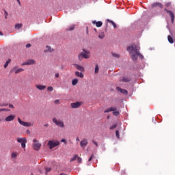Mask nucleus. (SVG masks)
<instances>
[{"label": "nucleus", "mask_w": 175, "mask_h": 175, "mask_svg": "<svg viewBox=\"0 0 175 175\" xmlns=\"http://www.w3.org/2000/svg\"><path fill=\"white\" fill-rule=\"evenodd\" d=\"M47 90L52 92V91L54 90V88H53V86H49V87L47 88Z\"/></svg>", "instance_id": "34"}, {"label": "nucleus", "mask_w": 175, "mask_h": 175, "mask_svg": "<svg viewBox=\"0 0 175 175\" xmlns=\"http://www.w3.org/2000/svg\"><path fill=\"white\" fill-rule=\"evenodd\" d=\"M34 64H35V60L30 59V60L23 63L22 65H34Z\"/></svg>", "instance_id": "15"}, {"label": "nucleus", "mask_w": 175, "mask_h": 175, "mask_svg": "<svg viewBox=\"0 0 175 175\" xmlns=\"http://www.w3.org/2000/svg\"><path fill=\"white\" fill-rule=\"evenodd\" d=\"M78 83H79V79H72V85H76V84H77Z\"/></svg>", "instance_id": "24"}, {"label": "nucleus", "mask_w": 175, "mask_h": 175, "mask_svg": "<svg viewBox=\"0 0 175 175\" xmlns=\"http://www.w3.org/2000/svg\"><path fill=\"white\" fill-rule=\"evenodd\" d=\"M75 76H77V77H80L81 79L84 77V75L79 71L75 72Z\"/></svg>", "instance_id": "18"}, {"label": "nucleus", "mask_w": 175, "mask_h": 175, "mask_svg": "<svg viewBox=\"0 0 175 175\" xmlns=\"http://www.w3.org/2000/svg\"><path fill=\"white\" fill-rule=\"evenodd\" d=\"M14 72V73L16 75L18 74V73H21V72H24V69L23 68H19V69H17V66H15L14 68H12L11 70H10V72L11 73H13Z\"/></svg>", "instance_id": "7"}, {"label": "nucleus", "mask_w": 175, "mask_h": 175, "mask_svg": "<svg viewBox=\"0 0 175 175\" xmlns=\"http://www.w3.org/2000/svg\"><path fill=\"white\" fill-rule=\"evenodd\" d=\"M157 6H158L159 8H161V9L163 8V5H162V3H154L152 4L153 8H157Z\"/></svg>", "instance_id": "17"}, {"label": "nucleus", "mask_w": 175, "mask_h": 175, "mask_svg": "<svg viewBox=\"0 0 175 175\" xmlns=\"http://www.w3.org/2000/svg\"><path fill=\"white\" fill-rule=\"evenodd\" d=\"M60 142H61V143H65V144H67V143H68L66 142V139H62Z\"/></svg>", "instance_id": "40"}, {"label": "nucleus", "mask_w": 175, "mask_h": 175, "mask_svg": "<svg viewBox=\"0 0 175 175\" xmlns=\"http://www.w3.org/2000/svg\"><path fill=\"white\" fill-rule=\"evenodd\" d=\"M16 118V116L15 115H10L8 116H7L5 119V120L7 122H9L10 121H13L14 119Z\"/></svg>", "instance_id": "12"}, {"label": "nucleus", "mask_w": 175, "mask_h": 175, "mask_svg": "<svg viewBox=\"0 0 175 175\" xmlns=\"http://www.w3.org/2000/svg\"><path fill=\"white\" fill-rule=\"evenodd\" d=\"M75 25H72L66 29V31H73L75 30Z\"/></svg>", "instance_id": "20"}, {"label": "nucleus", "mask_w": 175, "mask_h": 175, "mask_svg": "<svg viewBox=\"0 0 175 175\" xmlns=\"http://www.w3.org/2000/svg\"><path fill=\"white\" fill-rule=\"evenodd\" d=\"M78 156L77 154L75 155V157H73L71 159H70V162H73V161H76V159H77Z\"/></svg>", "instance_id": "29"}, {"label": "nucleus", "mask_w": 175, "mask_h": 175, "mask_svg": "<svg viewBox=\"0 0 175 175\" xmlns=\"http://www.w3.org/2000/svg\"><path fill=\"white\" fill-rule=\"evenodd\" d=\"M98 38H99V39H103L105 38V33H100L98 35Z\"/></svg>", "instance_id": "27"}, {"label": "nucleus", "mask_w": 175, "mask_h": 175, "mask_svg": "<svg viewBox=\"0 0 175 175\" xmlns=\"http://www.w3.org/2000/svg\"><path fill=\"white\" fill-rule=\"evenodd\" d=\"M84 52L81 53V55L85 58V59H88L90 58V51L83 50Z\"/></svg>", "instance_id": "11"}, {"label": "nucleus", "mask_w": 175, "mask_h": 175, "mask_svg": "<svg viewBox=\"0 0 175 175\" xmlns=\"http://www.w3.org/2000/svg\"><path fill=\"white\" fill-rule=\"evenodd\" d=\"M26 132H27V133H29V134L31 133V131H29V130H27Z\"/></svg>", "instance_id": "52"}, {"label": "nucleus", "mask_w": 175, "mask_h": 175, "mask_svg": "<svg viewBox=\"0 0 175 175\" xmlns=\"http://www.w3.org/2000/svg\"><path fill=\"white\" fill-rule=\"evenodd\" d=\"M31 175H33V174L31 173Z\"/></svg>", "instance_id": "60"}, {"label": "nucleus", "mask_w": 175, "mask_h": 175, "mask_svg": "<svg viewBox=\"0 0 175 175\" xmlns=\"http://www.w3.org/2000/svg\"><path fill=\"white\" fill-rule=\"evenodd\" d=\"M55 76L56 79H58V77H59V73H55Z\"/></svg>", "instance_id": "44"}, {"label": "nucleus", "mask_w": 175, "mask_h": 175, "mask_svg": "<svg viewBox=\"0 0 175 175\" xmlns=\"http://www.w3.org/2000/svg\"><path fill=\"white\" fill-rule=\"evenodd\" d=\"M45 170L46 173H49V172H51V167H45Z\"/></svg>", "instance_id": "38"}, {"label": "nucleus", "mask_w": 175, "mask_h": 175, "mask_svg": "<svg viewBox=\"0 0 175 175\" xmlns=\"http://www.w3.org/2000/svg\"><path fill=\"white\" fill-rule=\"evenodd\" d=\"M77 159L79 163H81V161H82L81 157H79V156H78V157H77Z\"/></svg>", "instance_id": "41"}, {"label": "nucleus", "mask_w": 175, "mask_h": 175, "mask_svg": "<svg viewBox=\"0 0 175 175\" xmlns=\"http://www.w3.org/2000/svg\"><path fill=\"white\" fill-rule=\"evenodd\" d=\"M16 140H17L18 143H20L21 144L22 148H25V147H27L26 144L28 142V141L27 140V138H25V137H22V138L18 137Z\"/></svg>", "instance_id": "3"}, {"label": "nucleus", "mask_w": 175, "mask_h": 175, "mask_svg": "<svg viewBox=\"0 0 175 175\" xmlns=\"http://www.w3.org/2000/svg\"><path fill=\"white\" fill-rule=\"evenodd\" d=\"M60 143L59 141H54V140H51L49 141L48 142V146L50 148V150H53L54 147H57V146H59Z\"/></svg>", "instance_id": "4"}, {"label": "nucleus", "mask_w": 175, "mask_h": 175, "mask_svg": "<svg viewBox=\"0 0 175 175\" xmlns=\"http://www.w3.org/2000/svg\"><path fill=\"white\" fill-rule=\"evenodd\" d=\"M109 111H111V110H107V111H105V113H109Z\"/></svg>", "instance_id": "51"}, {"label": "nucleus", "mask_w": 175, "mask_h": 175, "mask_svg": "<svg viewBox=\"0 0 175 175\" xmlns=\"http://www.w3.org/2000/svg\"><path fill=\"white\" fill-rule=\"evenodd\" d=\"M88 145V140L87 139H83L81 141L80 146L82 148H85Z\"/></svg>", "instance_id": "8"}, {"label": "nucleus", "mask_w": 175, "mask_h": 175, "mask_svg": "<svg viewBox=\"0 0 175 175\" xmlns=\"http://www.w3.org/2000/svg\"><path fill=\"white\" fill-rule=\"evenodd\" d=\"M11 158H17V152H12L11 154Z\"/></svg>", "instance_id": "28"}, {"label": "nucleus", "mask_w": 175, "mask_h": 175, "mask_svg": "<svg viewBox=\"0 0 175 175\" xmlns=\"http://www.w3.org/2000/svg\"><path fill=\"white\" fill-rule=\"evenodd\" d=\"M21 27H23V24L21 23H17L15 25V28H16V29H20Z\"/></svg>", "instance_id": "25"}, {"label": "nucleus", "mask_w": 175, "mask_h": 175, "mask_svg": "<svg viewBox=\"0 0 175 175\" xmlns=\"http://www.w3.org/2000/svg\"><path fill=\"white\" fill-rule=\"evenodd\" d=\"M33 150L35 151H39L40 150V147H42V144L39 143V141L34 138L33 139Z\"/></svg>", "instance_id": "2"}, {"label": "nucleus", "mask_w": 175, "mask_h": 175, "mask_svg": "<svg viewBox=\"0 0 175 175\" xmlns=\"http://www.w3.org/2000/svg\"><path fill=\"white\" fill-rule=\"evenodd\" d=\"M9 108L10 109H14V106H13V105H12V104H10L9 105Z\"/></svg>", "instance_id": "43"}, {"label": "nucleus", "mask_w": 175, "mask_h": 175, "mask_svg": "<svg viewBox=\"0 0 175 175\" xmlns=\"http://www.w3.org/2000/svg\"><path fill=\"white\" fill-rule=\"evenodd\" d=\"M99 72V66L98 65H96L94 73L96 75Z\"/></svg>", "instance_id": "26"}, {"label": "nucleus", "mask_w": 175, "mask_h": 175, "mask_svg": "<svg viewBox=\"0 0 175 175\" xmlns=\"http://www.w3.org/2000/svg\"><path fill=\"white\" fill-rule=\"evenodd\" d=\"M1 110H6V109H2Z\"/></svg>", "instance_id": "57"}, {"label": "nucleus", "mask_w": 175, "mask_h": 175, "mask_svg": "<svg viewBox=\"0 0 175 175\" xmlns=\"http://www.w3.org/2000/svg\"><path fill=\"white\" fill-rule=\"evenodd\" d=\"M17 2L19 3V5H21V3L20 2V0H17Z\"/></svg>", "instance_id": "53"}, {"label": "nucleus", "mask_w": 175, "mask_h": 175, "mask_svg": "<svg viewBox=\"0 0 175 175\" xmlns=\"http://www.w3.org/2000/svg\"><path fill=\"white\" fill-rule=\"evenodd\" d=\"M113 116H120V112L118 111H113Z\"/></svg>", "instance_id": "35"}, {"label": "nucleus", "mask_w": 175, "mask_h": 175, "mask_svg": "<svg viewBox=\"0 0 175 175\" xmlns=\"http://www.w3.org/2000/svg\"><path fill=\"white\" fill-rule=\"evenodd\" d=\"M5 18H8L7 16H8V12L5 11Z\"/></svg>", "instance_id": "46"}, {"label": "nucleus", "mask_w": 175, "mask_h": 175, "mask_svg": "<svg viewBox=\"0 0 175 175\" xmlns=\"http://www.w3.org/2000/svg\"><path fill=\"white\" fill-rule=\"evenodd\" d=\"M109 22L111 23V24H112L113 28H117V25H116V23H114V21H109Z\"/></svg>", "instance_id": "30"}, {"label": "nucleus", "mask_w": 175, "mask_h": 175, "mask_svg": "<svg viewBox=\"0 0 175 175\" xmlns=\"http://www.w3.org/2000/svg\"><path fill=\"white\" fill-rule=\"evenodd\" d=\"M102 25H103V23H102V21H98L96 23V27L98 28H99V27H102Z\"/></svg>", "instance_id": "22"}, {"label": "nucleus", "mask_w": 175, "mask_h": 175, "mask_svg": "<svg viewBox=\"0 0 175 175\" xmlns=\"http://www.w3.org/2000/svg\"><path fill=\"white\" fill-rule=\"evenodd\" d=\"M75 68L77 69V70H80V72H84V67L82 66H80L79 64H75Z\"/></svg>", "instance_id": "16"}, {"label": "nucleus", "mask_w": 175, "mask_h": 175, "mask_svg": "<svg viewBox=\"0 0 175 175\" xmlns=\"http://www.w3.org/2000/svg\"><path fill=\"white\" fill-rule=\"evenodd\" d=\"M116 137H118V139H120V132L118 131V130L116 131Z\"/></svg>", "instance_id": "37"}, {"label": "nucleus", "mask_w": 175, "mask_h": 175, "mask_svg": "<svg viewBox=\"0 0 175 175\" xmlns=\"http://www.w3.org/2000/svg\"><path fill=\"white\" fill-rule=\"evenodd\" d=\"M93 24H95V22H93Z\"/></svg>", "instance_id": "59"}, {"label": "nucleus", "mask_w": 175, "mask_h": 175, "mask_svg": "<svg viewBox=\"0 0 175 175\" xmlns=\"http://www.w3.org/2000/svg\"><path fill=\"white\" fill-rule=\"evenodd\" d=\"M78 58H79V61H83V59L84 57H83V55H81V54H79V55H78Z\"/></svg>", "instance_id": "33"}, {"label": "nucleus", "mask_w": 175, "mask_h": 175, "mask_svg": "<svg viewBox=\"0 0 175 175\" xmlns=\"http://www.w3.org/2000/svg\"><path fill=\"white\" fill-rule=\"evenodd\" d=\"M94 31L96 32V29H94Z\"/></svg>", "instance_id": "58"}, {"label": "nucleus", "mask_w": 175, "mask_h": 175, "mask_svg": "<svg viewBox=\"0 0 175 175\" xmlns=\"http://www.w3.org/2000/svg\"><path fill=\"white\" fill-rule=\"evenodd\" d=\"M26 47L27 49H29V47H31V44H26Z\"/></svg>", "instance_id": "47"}, {"label": "nucleus", "mask_w": 175, "mask_h": 175, "mask_svg": "<svg viewBox=\"0 0 175 175\" xmlns=\"http://www.w3.org/2000/svg\"><path fill=\"white\" fill-rule=\"evenodd\" d=\"M117 91H119L122 94H124V95H128V90L125 89H121L120 87L116 88Z\"/></svg>", "instance_id": "13"}, {"label": "nucleus", "mask_w": 175, "mask_h": 175, "mask_svg": "<svg viewBox=\"0 0 175 175\" xmlns=\"http://www.w3.org/2000/svg\"><path fill=\"white\" fill-rule=\"evenodd\" d=\"M164 10L166 12V13H167L170 16L171 20H172V23L173 24V23H174V14L173 13V12H172L170 10H168L166 8Z\"/></svg>", "instance_id": "9"}, {"label": "nucleus", "mask_w": 175, "mask_h": 175, "mask_svg": "<svg viewBox=\"0 0 175 175\" xmlns=\"http://www.w3.org/2000/svg\"><path fill=\"white\" fill-rule=\"evenodd\" d=\"M109 110H114V109H113V108H111V109H109Z\"/></svg>", "instance_id": "55"}, {"label": "nucleus", "mask_w": 175, "mask_h": 175, "mask_svg": "<svg viewBox=\"0 0 175 175\" xmlns=\"http://www.w3.org/2000/svg\"><path fill=\"white\" fill-rule=\"evenodd\" d=\"M46 50L48 51H50V53H51V51H53V50L54 49H51V46H46Z\"/></svg>", "instance_id": "31"}, {"label": "nucleus", "mask_w": 175, "mask_h": 175, "mask_svg": "<svg viewBox=\"0 0 175 175\" xmlns=\"http://www.w3.org/2000/svg\"><path fill=\"white\" fill-rule=\"evenodd\" d=\"M36 88H37V90H40V91H43V90H46V85H36Z\"/></svg>", "instance_id": "14"}, {"label": "nucleus", "mask_w": 175, "mask_h": 175, "mask_svg": "<svg viewBox=\"0 0 175 175\" xmlns=\"http://www.w3.org/2000/svg\"><path fill=\"white\" fill-rule=\"evenodd\" d=\"M112 57H114L115 58H120V55L117 53H112Z\"/></svg>", "instance_id": "32"}, {"label": "nucleus", "mask_w": 175, "mask_h": 175, "mask_svg": "<svg viewBox=\"0 0 175 175\" xmlns=\"http://www.w3.org/2000/svg\"><path fill=\"white\" fill-rule=\"evenodd\" d=\"M81 105H83V103H81V102L73 103H71V107L72 109H77V107H80V106H81Z\"/></svg>", "instance_id": "10"}, {"label": "nucleus", "mask_w": 175, "mask_h": 175, "mask_svg": "<svg viewBox=\"0 0 175 175\" xmlns=\"http://www.w3.org/2000/svg\"><path fill=\"white\" fill-rule=\"evenodd\" d=\"M95 156L94 154H92L91 157H90V159H88L89 162H91L92 161V159Z\"/></svg>", "instance_id": "39"}, {"label": "nucleus", "mask_w": 175, "mask_h": 175, "mask_svg": "<svg viewBox=\"0 0 175 175\" xmlns=\"http://www.w3.org/2000/svg\"><path fill=\"white\" fill-rule=\"evenodd\" d=\"M109 118H110V117L109 116H107V119L109 120Z\"/></svg>", "instance_id": "56"}, {"label": "nucleus", "mask_w": 175, "mask_h": 175, "mask_svg": "<svg viewBox=\"0 0 175 175\" xmlns=\"http://www.w3.org/2000/svg\"><path fill=\"white\" fill-rule=\"evenodd\" d=\"M55 105H59V100H55Z\"/></svg>", "instance_id": "42"}, {"label": "nucleus", "mask_w": 175, "mask_h": 175, "mask_svg": "<svg viewBox=\"0 0 175 175\" xmlns=\"http://www.w3.org/2000/svg\"><path fill=\"white\" fill-rule=\"evenodd\" d=\"M131 78L130 77H124L122 79V81H123L124 83H129V81H131Z\"/></svg>", "instance_id": "19"}, {"label": "nucleus", "mask_w": 175, "mask_h": 175, "mask_svg": "<svg viewBox=\"0 0 175 175\" xmlns=\"http://www.w3.org/2000/svg\"><path fill=\"white\" fill-rule=\"evenodd\" d=\"M12 62V59H9L5 64H4V68H6L8 66H9V64Z\"/></svg>", "instance_id": "21"}, {"label": "nucleus", "mask_w": 175, "mask_h": 175, "mask_svg": "<svg viewBox=\"0 0 175 175\" xmlns=\"http://www.w3.org/2000/svg\"><path fill=\"white\" fill-rule=\"evenodd\" d=\"M92 143L96 145V147H98V142H96V141H92Z\"/></svg>", "instance_id": "45"}, {"label": "nucleus", "mask_w": 175, "mask_h": 175, "mask_svg": "<svg viewBox=\"0 0 175 175\" xmlns=\"http://www.w3.org/2000/svg\"><path fill=\"white\" fill-rule=\"evenodd\" d=\"M171 5H172V3H167L165 5H166L167 7H169V6H170Z\"/></svg>", "instance_id": "48"}, {"label": "nucleus", "mask_w": 175, "mask_h": 175, "mask_svg": "<svg viewBox=\"0 0 175 175\" xmlns=\"http://www.w3.org/2000/svg\"><path fill=\"white\" fill-rule=\"evenodd\" d=\"M76 141H77V142H80V138L77 137V138H76Z\"/></svg>", "instance_id": "50"}, {"label": "nucleus", "mask_w": 175, "mask_h": 175, "mask_svg": "<svg viewBox=\"0 0 175 175\" xmlns=\"http://www.w3.org/2000/svg\"><path fill=\"white\" fill-rule=\"evenodd\" d=\"M116 128H117V124L113 125L112 126H111V127L109 128V129H110L111 131H113V129H116Z\"/></svg>", "instance_id": "36"}, {"label": "nucleus", "mask_w": 175, "mask_h": 175, "mask_svg": "<svg viewBox=\"0 0 175 175\" xmlns=\"http://www.w3.org/2000/svg\"><path fill=\"white\" fill-rule=\"evenodd\" d=\"M167 40L170 43H174V40H173V38H172V36H168Z\"/></svg>", "instance_id": "23"}, {"label": "nucleus", "mask_w": 175, "mask_h": 175, "mask_svg": "<svg viewBox=\"0 0 175 175\" xmlns=\"http://www.w3.org/2000/svg\"><path fill=\"white\" fill-rule=\"evenodd\" d=\"M44 126H49V124H44Z\"/></svg>", "instance_id": "54"}, {"label": "nucleus", "mask_w": 175, "mask_h": 175, "mask_svg": "<svg viewBox=\"0 0 175 175\" xmlns=\"http://www.w3.org/2000/svg\"><path fill=\"white\" fill-rule=\"evenodd\" d=\"M18 122L21 125H23V126H33V123L23 122L20 118H18Z\"/></svg>", "instance_id": "6"}, {"label": "nucleus", "mask_w": 175, "mask_h": 175, "mask_svg": "<svg viewBox=\"0 0 175 175\" xmlns=\"http://www.w3.org/2000/svg\"><path fill=\"white\" fill-rule=\"evenodd\" d=\"M127 51H129L130 57L133 61H137V57H139L140 59H143L144 58V56L140 53V46L136 44H131L128 46Z\"/></svg>", "instance_id": "1"}, {"label": "nucleus", "mask_w": 175, "mask_h": 175, "mask_svg": "<svg viewBox=\"0 0 175 175\" xmlns=\"http://www.w3.org/2000/svg\"><path fill=\"white\" fill-rule=\"evenodd\" d=\"M53 121L57 126H59L60 128H65V124H64V122L61 120H57V118H54L53 119Z\"/></svg>", "instance_id": "5"}, {"label": "nucleus", "mask_w": 175, "mask_h": 175, "mask_svg": "<svg viewBox=\"0 0 175 175\" xmlns=\"http://www.w3.org/2000/svg\"><path fill=\"white\" fill-rule=\"evenodd\" d=\"M0 36H3V33H2V31H0Z\"/></svg>", "instance_id": "49"}]
</instances>
